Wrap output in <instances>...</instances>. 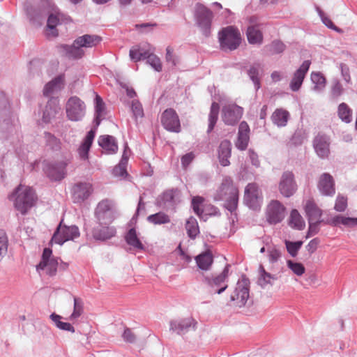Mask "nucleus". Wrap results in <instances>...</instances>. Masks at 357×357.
I'll use <instances>...</instances> for the list:
<instances>
[{"label":"nucleus","instance_id":"1","mask_svg":"<svg viewBox=\"0 0 357 357\" xmlns=\"http://www.w3.org/2000/svg\"><path fill=\"white\" fill-rule=\"evenodd\" d=\"M95 215L98 225L93 228V236L102 241L114 236L116 231L112 225L115 218L113 202L108 199L101 200L96 208Z\"/></svg>","mask_w":357,"mask_h":357},{"label":"nucleus","instance_id":"2","mask_svg":"<svg viewBox=\"0 0 357 357\" xmlns=\"http://www.w3.org/2000/svg\"><path fill=\"white\" fill-rule=\"evenodd\" d=\"M239 191L231 178L226 176L222 179L214 195L217 201H222L224 206L230 212L236 210L238 203Z\"/></svg>","mask_w":357,"mask_h":357},{"label":"nucleus","instance_id":"3","mask_svg":"<svg viewBox=\"0 0 357 357\" xmlns=\"http://www.w3.org/2000/svg\"><path fill=\"white\" fill-rule=\"evenodd\" d=\"M9 199L13 201L15 208L24 215L35 205L37 197L31 188L20 184Z\"/></svg>","mask_w":357,"mask_h":357},{"label":"nucleus","instance_id":"4","mask_svg":"<svg viewBox=\"0 0 357 357\" xmlns=\"http://www.w3.org/2000/svg\"><path fill=\"white\" fill-rule=\"evenodd\" d=\"M220 48L223 50H234L241 43V34L234 26L222 28L218 33Z\"/></svg>","mask_w":357,"mask_h":357},{"label":"nucleus","instance_id":"5","mask_svg":"<svg viewBox=\"0 0 357 357\" xmlns=\"http://www.w3.org/2000/svg\"><path fill=\"white\" fill-rule=\"evenodd\" d=\"M79 235V230L77 226H67L62 225L61 222L52 238L51 243L62 245L68 241L75 240Z\"/></svg>","mask_w":357,"mask_h":357},{"label":"nucleus","instance_id":"6","mask_svg":"<svg viewBox=\"0 0 357 357\" xmlns=\"http://www.w3.org/2000/svg\"><path fill=\"white\" fill-rule=\"evenodd\" d=\"M195 16L197 25L202 29L203 33L208 36L211 26L212 12L204 5L197 3L195 7Z\"/></svg>","mask_w":357,"mask_h":357},{"label":"nucleus","instance_id":"7","mask_svg":"<svg viewBox=\"0 0 357 357\" xmlns=\"http://www.w3.org/2000/svg\"><path fill=\"white\" fill-rule=\"evenodd\" d=\"M249 280L242 277L230 295L231 301H236V305L238 307L243 306L249 298Z\"/></svg>","mask_w":357,"mask_h":357},{"label":"nucleus","instance_id":"8","mask_svg":"<svg viewBox=\"0 0 357 357\" xmlns=\"http://www.w3.org/2000/svg\"><path fill=\"white\" fill-rule=\"evenodd\" d=\"M297 188L294 174L289 171L283 172L278 183V190L280 194L288 198L296 193Z\"/></svg>","mask_w":357,"mask_h":357},{"label":"nucleus","instance_id":"9","mask_svg":"<svg viewBox=\"0 0 357 357\" xmlns=\"http://www.w3.org/2000/svg\"><path fill=\"white\" fill-rule=\"evenodd\" d=\"M229 274V266H226L221 273L211 278L206 277L205 282L211 289V292L220 294L227 288V279Z\"/></svg>","mask_w":357,"mask_h":357},{"label":"nucleus","instance_id":"10","mask_svg":"<svg viewBox=\"0 0 357 357\" xmlns=\"http://www.w3.org/2000/svg\"><path fill=\"white\" fill-rule=\"evenodd\" d=\"M160 122L163 128L167 131L177 133L181 132L180 119L174 109H166L161 114Z\"/></svg>","mask_w":357,"mask_h":357},{"label":"nucleus","instance_id":"11","mask_svg":"<svg viewBox=\"0 0 357 357\" xmlns=\"http://www.w3.org/2000/svg\"><path fill=\"white\" fill-rule=\"evenodd\" d=\"M84 102L79 98L71 97L66 104V114L70 121H77L82 119L85 114Z\"/></svg>","mask_w":357,"mask_h":357},{"label":"nucleus","instance_id":"12","mask_svg":"<svg viewBox=\"0 0 357 357\" xmlns=\"http://www.w3.org/2000/svg\"><path fill=\"white\" fill-rule=\"evenodd\" d=\"M244 202L251 208L257 209L262 202L261 192L255 183L248 184L245 188Z\"/></svg>","mask_w":357,"mask_h":357},{"label":"nucleus","instance_id":"13","mask_svg":"<svg viewBox=\"0 0 357 357\" xmlns=\"http://www.w3.org/2000/svg\"><path fill=\"white\" fill-rule=\"evenodd\" d=\"M58 261L52 257V251L50 248H45L42 255V259L37 266V270L45 271L47 275H54L57 271Z\"/></svg>","mask_w":357,"mask_h":357},{"label":"nucleus","instance_id":"14","mask_svg":"<svg viewBox=\"0 0 357 357\" xmlns=\"http://www.w3.org/2000/svg\"><path fill=\"white\" fill-rule=\"evenodd\" d=\"M285 207L278 200H272L266 208V220L270 224L280 222L285 216Z\"/></svg>","mask_w":357,"mask_h":357},{"label":"nucleus","instance_id":"15","mask_svg":"<svg viewBox=\"0 0 357 357\" xmlns=\"http://www.w3.org/2000/svg\"><path fill=\"white\" fill-rule=\"evenodd\" d=\"M243 113L242 107L236 104H228L222 109V119L227 125H235L241 118Z\"/></svg>","mask_w":357,"mask_h":357},{"label":"nucleus","instance_id":"16","mask_svg":"<svg viewBox=\"0 0 357 357\" xmlns=\"http://www.w3.org/2000/svg\"><path fill=\"white\" fill-rule=\"evenodd\" d=\"M93 192L92 184L87 182H79L72 188V198L75 203H81L88 199Z\"/></svg>","mask_w":357,"mask_h":357},{"label":"nucleus","instance_id":"17","mask_svg":"<svg viewBox=\"0 0 357 357\" xmlns=\"http://www.w3.org/2000/svg\"><path fill=\"white\" fill-rule=\"evenodd\" d=\"M304 211L310 223V229H312V222H320L322 216V210L318 206L313 199H308L304 204Z\"/></svg>","mask_w":357,"mask_h":357},{"label":"nucleus","instance_id":"18","mask_svg":"<svg viewBox=\"0 0 357 357\" xmlns=\"http://www.w3.org/2000/svg\"><path fill=\"white\" fill-rule=\"evenodd\" d=\"M317 188L324 195H334L335 188L333 177L328 173L322 174L319 178Z\"/></svg>","mask_w":357,"mask_h":357},{"label":"nucleus","instance_id":"19","mask_svg":"<svg viewBox=\"0 0 357 357\" xmlns=\"http://www.w3.org/2000/svg\"><path fill=\"white\" fill-rule=\"evenodd\" d=\"M311 62L308 60L305 61L300 68L294 73L291 80L289 86L293 91H297L301 88L307 72L310 68Z\"/></svg>","mask_w":357,"mask_h":357},{"label":"nucleus","instance_id":"20","mask_svg":"<svg viewBox=\"0 0 357 357\" xmlns=\"http://www.w3.org/2000/svg\"><path fill=\"white\" fill-rule=\"evenodd\" d=\"M314 149L317 154L321 158H326L330 154L329 138L324 135H318L313 142Z\"/></svg>","mask_w":357,"mask_h":357},{"label":"nucleus","instance_id":"21","mask_svg":"<svg viewBox=\"0 0 357 357\" xmlns=\"http://www.w3.org/2000/svg\"><path fill=\"white\" fill-rule=\"evenodd\" d=\"M196 321L192 317L174 319L170 322V329L180 334L188 331L190 328H195Z\"/></svg>","mask_w":357,"mask_h":357},{"label":"nucleus","instance_id":"22","mask_svg":"<svg viewBox=\"0 0 357 357\" xmlns=\"http://www.w3.org/2000/svg\"><path fill=\"white\" fill-rule=\"evenodd\" d=\"M67 165L68 162L66 161H61L54 165H50L46 169V173L52 180H61L66 174V167Z\"/></svg>","mask_w":357,"mask_h":357},{"label":"nucleus","instance_id":"23","mask_svg":"<svg viewBox=\"0 0 357 357\" xmlns=\"http://www.w3.org/2000/svg\"><path fill=\"white\" fill-rule=\"evenodd\" d=\"M249 133V126L246 122L242 121L239 125L238 140L236 144V147L240 150L246 149L250 139Z\"/></svg>","mask_w":357,"mask_h":357},{"label":"nucleus","instance_id":"24","mask_svg":"<svg viewBox=\"0 0 357 357\" xmlns=\"http://www.w3.org/2000/svg\"><path fill=\"white\" fill-rule=\"evenodd\" d=\"M231 143L229 140H223L221 142L218 152V159L221 165L225 167L230 164L229 158L231 157Z\"/></svg>","mask_w":357,"mask_h":357},{"label":"nucleus","instance_id":"25","mask_svg":"<svg viewBox=\"0 0 357 357\" xmlns=\"http://www.w3.org/2000/svg\"><path fill=\"white\" fill-rule=\"evenodd\" d=\"M59 49L70 59H78L84 55V51L81 46L75 44V40L72 45H61Z\"/></svg>","mask_w":357,"mask_h":357},{"label":"nucleus","instance_id":"26","mask_svg":"<svg viewBox=\"0 0 357 357\" xmlns=\"http://www.w3.org/2000/svg\"><path fill=\"white\" fill-rule=\"evenodd\" d=\"M246 36L250 44L261 45L263 43L264 36L259 25H249Z\"/></svg>","mask_w":357,"mask_h":357},{"label":"nucleus","instance_id":"27","mask_svg":"<svg viewBox=\"0 0 357 357\" xmlns=\"http://www.w3.org/2000/svg\"><path fill=\"white\" fill-rule=\"evenodd\" d=\"M98 144L108 154L116 153L118 145L115 138L110 135H102L98 139Z\"/></svg>","mask_w":357,"mask_h":357},{"label":"nucleus","instance_id":"28","mask_svg":"<svg viewBox=\"0 0 357 357\" xmlns=\"http://www.w3.org/2000/svg\"><path fill=\"white\" fill-rule=\"evenodd\" d=\"M101 41V38L96 35L85 34L75 39V44L82 48L93 47L98 45Z\"/></svg>","mask_w":357,"mask_h":357},{"label":"nucleus","instance_id":"29","mask_svg":"<svg viewBox=\"0 0 357 357\" xmlns=\"http://www.w3.org/2000/svg\"><path fill=\"white\" fill-rule=\"evenodd\" d=\"M198 268L202 271H208L213 261V257L210 251L204 252L195 257Z\"/></svg>","mask_w":357,"mask_h":357},{"label":"nucleus","instance_id":"30","mask_svg":"<svg viewBox=\"0 0 357 357\" xmlns=\"http://www.w3.org/2000/svg\"><path fill=\"white\" fill-rule=\"evenodd\" d=\"M95 137V131L91 130H90L86 137H85L84 142L78 149V153L79 157L83 160H86L88 158V153L89 149L91 146L93 140Z\"/></svg>","mask_w":357,"mask_h":357},{"label":"nucleus","instance_id":"31","mask_svg":"<svg viewBox=\"0 0 357 357\" xmlns=\"http://www.w3.org/2000/svg\"><path fill=\"white\" fill-rule=\"evenodd\" d=\"M125 238L126 243L134 249L138 250H143L144 249V245L137 236L135 229L132 228L129 229L125 236Z\"/></svg>","mask_w":357,"mask_h":357},{"label":"nucleus","instance_id":"32","mask_svg":"<svg viewBox=\"0 0 357 357\" xmlns=\"http://www.w3.org/2000/svg\"><path fill=\"white\" fill-rule=\"evenodd\" d=\"M181 192L178 189H168L160 196V199L164 204H174L179 202Z\"/></svg>","mask_w":357,"mask_h":357},{"label":"nucleus","instance_id":"33","mask_svg":"<svg viewBox=\"0 0 357 357\" xmlns=\"http://www.w3.org/2000/svg\"><path fill=\"white\" fill-rule=\"evenodd\" d=\"M289 225L292 228L302 230L305 227V221L296 209L291 210L289 218Z\"/></svg>","mask_w":357,"mask_h":357},{"label":"nucleus","instance_id":"34","mask_svg":"<svg viewBox=\"0 0 357 357\" xmlns=\"http://www.w3.org/2000/svg\"><path fill=\"white\" fill-rule=\"evenodd\" d=\"M64 77L63 76H59L52 81L47 83L43 91V93L46 96H50L54 91L60 90L63 85Z\"/></svg>","mask_w":357,"mask_h":357},{"label":"nucleus","instance_id":"35","mask_svg":"<svg viewBox=\"0 0 357 357\" xmlns=\"http://www.w3.org/2000/svg\"><path fill=\"white\" fill-rule=\"evenodd\" d=\"M289 117V113L283 109H277L272 114L273 122L278 126H286Z\"/></svg>","mask_w":357,"mask_h":357},{"label":"nucleus","instance_id":"36","mask_svg":"<svg viewBox=\"0 0 357 357\" xmlns=\"http://www.w3.org/2000/svg\"><path fill=\"white\" fill-rule=\"evenodd\" d=\"M330 224L333 226L342 225L347 227H353L357 225V218L336 215L330 220Z\"/></svg>","mask_w":357,"mask_h":357},{"label":"nucleus","instance_id":"37","mask_svg":"<svg viewBox=\"0 0 357 357\" xmlns=\"http://www.w3.org/2000/svg\"><path fill=\"white\" fill-rule=\"evenodd\" d=\"M185 229L188 236L190 238L195 239L197 236V235L199 234V227L196 218L194 217H190L187 220L185 223Z\"/></svg>","mask_w":357,"mask_h":357},{"label":"nucleus","instance_id":"38","mask_svg":"<svg viewBox=\"0 0 357 357\" xmlns=\"http://www.w3.org/2000/svg\"><path fill=\"white\" fill-rule=\"evenodd\" d=\"M60 13H52L50 15L47 20V31H50L47 33L48 35H51L52 36H56L58 35V31L56 29V26L59 24L60 21Z\"/></svg>","mask_w":357,"mask_h":357},{"label":"nucleus","instance_id":"39","mask_svg":"<svg viewBox=\"0 0 357 357\" xmlns=\"http://www.w3.org/2000/svg\"><path fill=\"white\" fill-rule=\"evenodd\" d=\"M220 107L217 102H213L208 115V126L207 132H211L216 124L218 118Z\"/></svg>","mask_w":357,"mask_h":357},{"label":"nucleus","instance_id":"40","mask_svg":"<svg viewBox=\"0 0 357 357\" xmlns=\"http://www.w3.org/2000/svg\"><path fill=\"white\" fill-rule=\"evenodd\" d=\"M50 319L58 328L71 333L75 332V328L70 323L61 321V317L60 315L53 313L50 315Z\"/></svg>","mask_w":357,"mask_h":357},{"label":"nucleus","instance_id":"41","mask_svg":"<svg viewBox=\"0 0 357 357\" xmlns=\"http://www.w3.org/2000/svg\"><path fill=\"white\" fill-rule=\"evenodd\" d=\"M276 278L274 277L271 273L266 271L264 267L262 265H260L259 266V277L258 279V283L259 284L264 287L268 284H271V280H275Z\"/></svg>","mask_w":357,"mask_h":357},{"label":"nucleus","instance_id":"42","mask_svg":"<svg viewBox=\"0 0 357 357\" xmlns=\"http://www.w3.org/2000/svg\"><path fill=\"white\" fill-rule=\"evenodd\" d=\"M84 312V303L79 298H74L73 312L69 317L70 321L77 320Z\"/></svg>","mask_w":357,"mask_h":357},{"label":"nucleus","instance_id":"43","mask_svg":"<svg viewBox=\"0 0 357 357\" xmlns=\"http://www.w3.org/2000/svg\"><path fill=\"white\" fill-rule=\"evenodd\" d=\"M147 220L153 225H161L169 223L170 222V218L166 213L163 212H159L149 215Z\"/></svg>","mask_w":357,"mask_h":357},{"label":"nucleus","instance_id":"44","mask_svg":"<svg viewBox=\"0 0 357 357\" xmlns=\"http://www.w3.org/2000/svg\"><path fill=\"white\" fill-rule=\"evenodd\" d=\"M312 82L314 84L315 91L322 90L326 83L325 77L319 72H312L311 74Z\"/></svg>","mask_w":357,"mask_h":357},{"label":"nucleus","instance_id":"45","mask_svg":"<svg viewBox=\"0 0 357 357\" xmlns=\"http://www.w3.org/2000/svg\"><path fill=\"white\" fill-rule=\"evenodd\" d=\"M338 116L344 121L349 123L351 119V111L345 103H341L338 107Z\"/></svg>","mask_w":357,"mask_h":357},{"label":"nucleus","instance_id":"46","mask_svg":"<svg viewBox=\"0 0 357 357\" xmlns=\"http://www.w3.org/2000/svg\"><path fill=\"white\" fill-rule=\"evenodd\" d=\"M281 257V252L276 248H271L268 251V261L271 264V269L275 268V264L279 261Z\"/></svg>","mask_w":357,"mask_h":357},{"label":"nucleus","instance_id":"47","mask_svg":"<svg viewBox=\"0 0 357 357\" xmlns=\"http://www.w3.org/2000/svg\"><path fill=\"white\" fill-rule=\"evenodd\" d=\"M131 110L136 121L144 116V109L139 101L134 100L131 102Z\"/></svg>","mask_w":357,"mask_h":357},{"label":"nucleus","instance_id":"48","mask_svg":"<svg viewBox=\"0 0 357 357\" xmlns=\"http://www.w3.org/2000/svg\"><path fill=\"white\" fill-rule=\"evenodd\" d=\"M96 125L98 126L100 122V116L102 115V112L105 109V103L102 101V99L98 94L96 96Z\"/></svg>","mask_w":357,"mask_h":357},{"label":"nucleus","instance_id":"49","mask_svg":"<svg viewBox=\"0 0 357 357\" xmlns=\"http://www.w3.org/2000/svg\"><path fill=\"white\" fill-rule=\"evenodd\" d=\"M287 264L288 268L298 276H301L305 271V268L301 263L288 260Z\"/></svg>","mask_w":357,"mask_h":357},{"label":"nucleus","instance_id":"50","mask_svg":"<svg viewBox=\"0 0 357 357\" xmlns=\"http://www.w3.org/2000/svg\"><path fill=\"white\" fill-rule=\"evenodd\" d=\"M8 241L6 234L0 230V260L6 255L8 252Z\"/></svg>","mask_w":357,"mask_h":357},{"label":"nucleus","instance_id":"51","mask_svg":"<svg viewBox=\"0 0 357 357\" xmlns=\"http://www.w3.org/2000/svg\"><path fill=\"white\" fill-rule=\"evenodd\" d=\"M145 59H147V63L150 64L156 71L162 70V63L159 57L153 54H148Z\"/></svg>","mask_w":357,"mask_h":357},{"label":"nucleus","instance_id":"52","mask_svg":"<svg viewBox=\"0 0 357 357\" xmlns=\"http://www.w3.org/2000/svg\"><path fill=\"white\" fill-rule=\"evenodd\" d=\"M259 69V65L257 64V65H254V66H251L248 70V75H249L250 79L254 82L255 86L257 89H258L260 87V81H259V78L258 77Z\"/></svg>","mask_w":357,"mask_h":357},{"label":"nucleus","instance_id":"53","mask_svg":"<svg viewBox=\"0 0 357 357\" xmlns=\"http://www.w3.org/2000/svg\"><path fill=\"white\" fill-rule=\"evenodd\" d=\"M302 244L303 243L301 241L291 242L289 241H285L287 252L293 257L297 255L298 251L301 248Z\"/></svg>","mask_w":357,"mask_h":357},{"label":"nucleus","instance_id":"54","mask_svg":"<svg viewBox=\"0 0 357 357\" xmlns=\"http://www.w3.org/2000/svg\"><path fill=\"white\" fill-rule=\"evenodd\" d=\"M204 198L202 197H195L192 200V206L194 212L200 218L202 217L203 210L202 206L204 202Z\"/></svg>","mask_w":357,"mask_h":357},{"label":"nucleus","instance_id":"55","mask_svg":"<svg viewBox=\"0 0 357 357\" xmlns=\"http://www.w3.org/2000/svg\"><path fill=\"white\" fill-rule=\"evenodd\" d=\"M347 207V198L342 195H338L335 201L334 208L337 211L342 212L345 211Z\"/></svg>","mask_w":357,"mask_h":357},{"label":"nucleus","instance_id":"56","mask_svg":"<svg viewBox=\"0 0 357 357\" xmlns=\"http://www.w3.org/2000/svg\"><path fill=\"white\" fill-rule=\"evenodd\" d=\"M285 50V45L280 40H273L270 45L272 54H280Z\"/></svg>","mask_w":357,"mask_h":357},{"label":"nucleus","instance_id":"57","mask_svg":"<svg viewBox=\"0 0 357 357\" xmlns=\"http://www.w3.org/2000/svg\"><path fill=\"white\" fill-rule=\"evenodd\" d=\"M147 52H140L139 50L136 47H132L130 50V57L132 60L135 61H138L141 60L142 59H145L146 56Z\"/></svg>","mask_w":357,"mask_h":357},{"label":"nucleus","instance_id":"58","mask_svg":"<svg viewBox=\"0 0 357 357\" xmlns=\"http://www.w3.org/2000/svg\"><path fill=\"white\" fill-rule=\"evenodd\" d=\"M166 61L171 63L173 66H176L178 60L176 55L174 54V50L171 47H167L166 49Z\"/></svg>","mask_w":357,"mask_h":357},{"label":"nucleus","instance_id":"59","mask_svg":"<svg viewBox=\"0 0 357 357\" xmlns=\"http://www.w3.org/2000/svg\"><path fill=\"white\" fill-rule=\"evenodd\" d=\"M343 92V87L342 84L337 82L333 84L331 89V94L333 98L339 97L342 95Z\"/></svg>","mask_w":357,"mask_h":357},{"label":"nucleus","instance_id":"60","mask_svg":"<svg viewBox=\"0 0 357 357\" xmlns=\"http://www.w3.org/2000/svg\"><path fill=\"white\" fill-rule=\"evenodd\" d=\"M340 69L342 75L347 83L351 82V76L349 72V68L344 63L340 64Z\"/></svg>","mask_w":357,"mask_h":357},{"label":"nucleus","instance_id":"61","mask_svg":"<svg viewBox=\"0 0 357 357\" xmlns=\"http://www.w3.org/2000/svg\"><path fill=\"white\" fill-rule=\"evenodd\" d=\"M123 338L125 341L132 343L135 340V336L129 328H126L123 334Z\"/></svg>","mask_w":357,"mask_h":357},{"label":"nucleus","instance_id":"62","mask_svg":"<svg viewBox=\"0 0 357 357\" xmlns=\"http://www.w3.org/2000/svg\"><path fill=\"white\" fill-rule=\"evenodd\" d=\"M49 107H51L50 105H48L46 106L45 111L44 112V114H43V119L45 122L50 121V119L52 117L54 116V115L56 113V109H54L51 110L50 112H49L48 111Z\"/></svg>","mask_w":357,"mask_h":357},{"label":"nucleus","instance_id":"63","mask_svg":"<svg viewBox=\"0 0 357 357\" xmlns=\"http://www.w3.org/2000/svg\"><path fill=\"white\" fill-rule=\"evenodd\" d=\"M195 156L192 153H188L181 158V163L184 167H186L194 159Z\"/></svg>","mask_w":357,"mask_h":357},{"label":"nucleus","instance_id":"64","mask_svg":"<svg viewBox=\"0 0 357 357\" xmlns=\"http://www.w3.org/2000/svg\"><path fill=\"white\" fill-rule=\"evenodd\" d=\"M319 244V240L317 238H314L309 242L307 245V248L308 252L310 253H313L317 249Z\"/></svg>","mask_w":357,"mask_h":357}]
</instances>
